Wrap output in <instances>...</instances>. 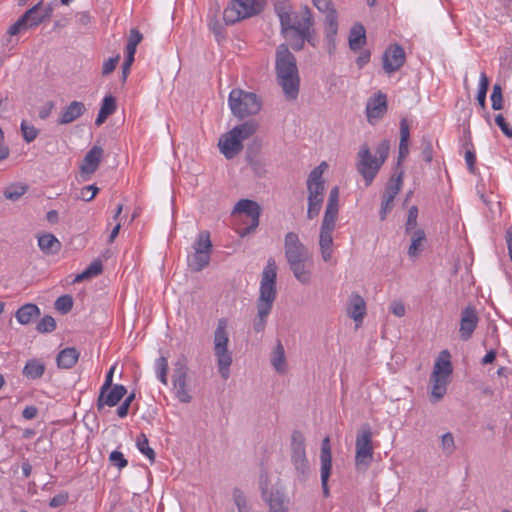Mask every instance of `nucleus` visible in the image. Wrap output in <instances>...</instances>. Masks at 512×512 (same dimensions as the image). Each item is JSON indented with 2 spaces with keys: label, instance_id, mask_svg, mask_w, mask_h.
I'll use <instances>...</instances> for the list:
<instances>
[{
  "label": "nucleus",
  "instance_id": "obj_28",
  "mask_svg": "<svg viewBox=\"0 0 512 512\" xmlns=\"http://www.w3.org/2000/svg\"><path fill=\"white\" fill-rule=\"evenodd\" d=\"M116 100L112 95H106L103 98L99 113L96 117L95 124L102 125L107 118L116 111Z\"/></svg>",
  "mask_w": 512,
  "mask_h": 512
},
{
  "label": "nucleus",
  "instance_id": "obj_26",
  "mask_svg": "<svg viewBox=\"0 0 512 512\" xmlns=\"http://www.w3.org/2000/svg\"><path fill=\"white\" fill-rule=\"evenodd\" d=\"M290 268L298 281L303 284H308L311 281V274L313 268V262L311 257L305 260H299V262L290 264Z\"/></svg>",
  "mask_w": 512,
  "mask_h": 512
},
{
  "label": "nucleus",
  "instance_id": "obj_38",
  "mask_svg": "<svg viewBox=\"0 0 512 512\" xmlns=\"http://www.w3.org/2000/svg\"><path fill=\"white\" fill-rule=\"evenodd\" d=\"M103 266L100 260H94L90 265L81 273L76 275L74 282L79 283L92 277L98 276L102 273Z\"/></svg>",
  "mask_w": 512,
  "mask_h": 512
},
{
  "label": "nucleus",
  "instance_id": "obj_23",
  "mask_svg": "<svg viewBox=\"0 0 512 512\" xmlns=\"http://www.w3.org/2000/svg\"><path fill=\"white\" fill-rule=\"evenodd\" d=\"M478 324V316L476 311L467 307L461 315L459 334L461 339L468 340L471 338L473 332L475 331Z\"/></svg>",
  "mask_w": 512,
  "mask_h": 512
},
{
  "label": "nucleus",
  "instance_id": "obj_48",
  "mask_svg": "<svg viewBox=\"0 0 512 512\" xmlns=\"http://www.w3.org/2000/svg\"><path fill=\"white\" fill-rule=\"evenodd\" d=\"M491 104L494 110H501L503 108L502 88L499 84L493 86Z\"/></svg>",
  "mask_w": 512,
  "mask_h": 512
},
{
  "label": "nucleus",
  "instance_id": "obj_53",
  "mask_svg": "<svg viewBox=\"0 0 512 512\" xmlns=\"http://www.w3.org/2000/svg\"><path fill=\"white\" fill-rule=\"evenodd\" d=\"M110 462L118 467L119 469H123L128 465L127 460L124 458V455L119 451H113L109 456Z\"/></svg>",
  "mask_w": 512,
  "mask_h": 512
},
{
  "label": "nucleus",
  "instance_id": "obj_61",
  "mask_svg": "<svg viewBox=\"0 0 512 512\" xmlns=\"http://www.w3.org/2000/svg\"><path fill=\"white\" fill-rule=\"evenodd\" d=\"M495 122L506 136L512 137V129L508 127L504 117L501 114H498L495 117Z\"/></svg>",
  "mask_w": 512,
  "mask_h": 512
},
{
  "label": "nucleus",
  "instance_id": "obj_50",
  "mask_svg": "<svg viewBox=\"0 0 512 512\" xmlns=\"http://www.w3.org/2000/svg\"><path fill=\"white\" fill-rule=\"evenodd\" d=\"M323 200L322 199H308V210L307 217L309 219H313L318 216L321 208H322Z\"/></svg>",
  "mask_w": 512,
  "mask_h": 512
},
{
  "label": "nucleus",
  "instance_id": "obj_39",
  "mask_svg": "<svg viewBox=\"0 0 512 512\" xmlns=\"http://www.w3.org/2000/svg\"><path fill=\"white\" fill-rule=\"evenodd\" d=\"M210 262V254L201 251H194V254L189 258L188 265L193 271H201Z\"/></svg>",
  "mask_w": 512,
  "mask_h": 512
},
{
  "label": "nucleus",
  "instance_id": "obj_56",
  "mask_svg": "<svg viewBox=\"0 0 512 512\" xmlns=\"http://www.w3.org/2000/svg\"><path fill=\"white\" fill-rule=\"evenodd\" d=\"M119 59H120L119 55H116L115 57H112V58H109L108 60H106L103 63L102 73L104 75H108L111 72H113L119 62Z\"/></svg>",
  "mask_w": 512,
  "mask_h": 512
},
{
  "label": "nucleus",
  "instance_id": "obj_51",
  "mask_svg": "<svg viewBox=\"0 0 512 512\" xmlns=\"http://www.w3.org/2000/svg\"><path fill=\"white\" fill-rule=\"evenodd\" d=\"M56 323L53 317L45 316L37 324L39 332H51L55 329Z\"/></svg>",
  "mask_w": 512,
  "mask_h": 512
},
{
  "label": "nucleus",
  "instance_id": "obj_41",
  "mask_svg": "<svg viewBox=\"0 0 512 512\" xmlns=\"http://www.w3.org/2000/svg\"><path fill=\"white\" fill-rule=\"evenodd\" d=\"M136 447L145 457L150 460L151 463L155 461V452L149 446L148 438L144 433L139 434L137 437Z\"/></svg>",
  "mask_w": 512,
  "mask_h": 512
},
{
  "label": "nucleus",
  "instance_id": "obj_45",
  "mask_svg": "<svg viewBox=\"0 0 512 512\" xmlns=\"http://www.w3.org/2000/svg\"><path fill=\"white\" fill-rule=\"evenodd\" d=\"M402 182H403L402 173H400L396 177L391 178V180L386 188V191L384 193V196L388 197L389 199L394 200L395 197L397 196V194L399 193V191L401 190Z\"/></svg>",
  "mask_w": 512,
  "mask_h": 512
},
{
  "label": "nucleus",
  "instance_id": "obj_10",
  "mask_svg": "<svg viewBox=\"0 0 512 512\" xmlns=\"http://www.w3.org/2000/svg\"><path fill=\"white\" fill-rule=\"evenodd\" d=\"M355 463L357 468H367L373 459L372 432L370 427H363L356 438Z\"/></svg>",
  "mask_w": 512,
  "mask_h": 512
},
{
  "label": "nucleus",
  "instance_id": "obj_47",
  "mask_svg": "<svg viewBox=\"0 0 512 512\" xmlns=\"http://www.w3.org/2000/svg\"><path fill=\"white\" fill-rule=\"evenodd\" d=\"M20 128L23 138L27 143L33 142L39 134L38 129L34 125L28 124L25 120L22 121Z\"/></svg>",
  "mask_w": 512,
  "mask_h": 512
},
{
  "label": "nucleus",
  "instance_id": "obj_7",
  "mask_svg": "<svg viewBox=\"0 0 512 512\" xmlns=\"http://www.w3.org/2000/svg\"><path fill=\"white\" fill-rule=\"evenodd\" d=\"M452 371L451 355L448 350H443L435 361L430 377L432 383L431 397L434 401L442 399L446 394Z\"/></svg>",
  "mask_w": 512,
  "mask_h": 512
},
{
  "label": "nucleus",
  "instance_id": "obj_35",
  "mask_svg": "<svg viewBox=\"0 0 512 512\" xmlns=\"http://www.w3.org/2000/svg\"><path fill=\"white\" fill-rule=\"evenodd\" d=\"M271 364L277 372H279V373L286 372L287 365H286L285 351H284V347L280 341L277 342V345L272 353Z\"/></svg>",
  "mask_w": 512,
  "mask_h": 512
},
{
  "label": "nucleus",
  "instance_id": "obj_55",
  "mask_svg": "<svg viewBox=\"0 0 512 512\" xmlns=\"http://www.w3.org/2000/svg\"><path fill=\"white\" fill-rule=\"evenodd\" d=\"M68 498H69L68 493L61 492L50 499L49 506L51 508H56V507L65 505L68 501Z\"/></svg>",
  "mask_w": 512,
  "mask_h": 512
},
{
  "label": "nucleus",
  "instance_id": "obj_64",
  "mask_svg": "<svg viewBox=\"0 0 512 512\" xmlns=\"http://www.w3.org/2000/svg\"><path fill=\"white\" fill-rule=\"evenodd\" d=\"M465 161H466L469 171L474 172L475 163H476V155L473 151L467 150L465 152Z\"/></svg>",
  "mask_w": 512,
  "mask_h": 512
},
{
  "label": "nucleus",
  "instance_id": "obj_8",
  "mask_svg": "<svg viewBox=\"0 0 512 512\" xmlns=\"http://www.w3.org/2000/svg\"><path fill=\"white\" fill-rule=\"evenodd\" d=\"M228 105L232 114L238 118L257 114L261 109V102L257 95L240 88L230 91Z\"/></svg>",
  "mask_w": 512,
  "mask_h": 512
},
{
  "label": "nucleus",
  "instance_id": "obj_54",
  "mask_svg": "<svg viewBox=\"0 0 512 512\" xmlns=\"http://www.w3.org/2000/svg\"><path fill=\"white\" fill-rule=\"evenodd\" d=\"M418 209L416 206H412L408 212V218L406 223V230L410 231L416 227L417 224Z\"/></svg>",
  "mask_w": 512,
  "mask_h": 512
},
{
  "label": "nucleus",
  "instance_id": "obj_36",
  "mask_svg": "<svg viewBox=\"0 0 512 512\" xmlns=\"http://www.w3.org/2000/svg\"><path fill=\"white\" fill-rule=\"evenodd\" d=\"M410 137L409 125L405 119L400 122L399 161L404 160L409 154L408 141Z\"/></svg>",
  "mask_w": 512,
  "mask_h": 512
},
{
  "label": "nucleus",
  "instance_id": "obj_19",
  "mask_svg": "<svg viewBox=\"0 0 512 512\" xmlns=\"http://www.w3.org/2000/svg\"><path fill=\"white\" fill-rule=\"evenodd\" d=\"M387 111V97L382 92L375 93L369 98L366 105V115L369 123L374 124L382 118Z\"/></svg>",
  "mask_w": 512,
  "mask_h": 512
},
{
  "label": "nucleus",
  "instance_id": "obj_33",
  "mask_svg": "<svg viewBox=\"0 0 512 512\" xmlns=\"http://www.w3.org/2000/svg\"><path fill=\"white\" fill-rule=\"evenodd\" d=\"M366 43V31L363 25H354L349 34V46L352 50L360 49Z\"/></svg>",
  "mask_w": 512,
  "mask_h": 512
},
{
  "label": "nucleus",
  "instance_id": "obj_62",
  "mask_svg": "<svg viewBox=\"0 0 512 512\" xmlns=\"http://www.w3.org/2000/svg\"><path fill=\"white\" fill-rule=\"evenodd\" d=\"M142 39H143L142 33L138 29L133 28L130 30L127 42L138 46V44L142 41Z\"/></svg>",
  "mask_w": 512,
  "mask_h": 512
},
{
  "label": "nucleus",
  "instance_id": "obj_59",
  "mask_svg": "<svg viewBox=\"0 0 512 512\" xmlns=\"http://www.w3.org/2000/svg\"><path fill=\"white\" fill-rule=\"evenodd\" d=\"M331 474V468H321V483L323 494L325 497L329 496L328 480Z\"/></svg>",
  "mask_w": 512,
  "mask_h": 512
},
{
  "label": "nucleus",
  "instance_id": "obj_63",
  "mask_svg": "<svg viewBox=\"0 0 512 512\" xmlns=\"http://www.w3.org/2000/svg\"><path fill=\"white\" fill-rule=\"evenodd\" d=\"M393 199H389L386 196H383L382 207H381V219H385L386 215L392 210L393 207Z\"/></svg>",
  "mask_w": 512,
  "mask_h": 512
},
{
  "label": "nucleus",
  "instance_id": "obj_44",
  "mask_svg": "<svg viewBox=\"0 0 512 512\" xmlns=\"http://www.w3.org/2000/svg\"><path fill=\"white\" fill-rule=\"evenodd\" d=\"M28 190L25 184H11L6 187L4 196L6 199L16 201L21 198Z\"/></svg>",
  "mask_w": 512,
  "mask_h": 512
},
{
  "label": "nucleus",
  "instance_id": "obj_21",
  "mask_svg": "<svg viewBox=\"0 0 512 512\" xmlns=\"http://www.w3.org/2000/svg\"><path fill=\"white\" fill-rule=\"evenodd\" d=\"M292 462L297 470H304L307 465L305 441L301 432L295 431L291 440Z\"/></svg>",
  "mask_w": 512,
  "mask_h": 512
},
{
  "label": "nucleus",
  "instance_id": "obj_34",
  "mask_svg": "<svg viewBox=\"0 0 512 512\" xmlns=\"http://www.w3.org/2000/svg\"><path fill=\"white\" fill-rule=\"evenodd\" d=\"M45 372V365L37 359L27 361L23 368V375L29 379H38L42 377Z\"/></svg>",
  "mask_w": 512,
  "mask_h": 512
},
{
  "label": "nucleus",
  "instance_id": "obj_46",
  "mask_svg": "<svg viewBox=\"0 0 512 512\" xmlns=\"http://www.w3.org/2000/svg\"><path fill=\"white\" fill-rule=\"evenodd\" d=\"M167 373L168 361L166 357L162 356L156 361V375L159 381L164 385L168 384Z\"/></svg>",
  "mask_w": 512,
  "mask_h": 512
},
{
  "label": "nucleus",
  "instance_id": "obj_29",
  "mask_svg": "<svg viewBox=\"0 0 512 512\" xmlns=\"http://www.w3.org/2000/svg\"><path fill=\"white\" fill-rule=\"evenodd\" d=\"M339 213V188L335 186L329 193L328 203L324 213L323 219L335 220L338 219Z\"/></svg>",
  "mask_w": 512,
  "mask_h": 512
},
{
  "label": "nucleus",
  "instance_id": "obj_40",
  "mask_svg": "<svg viewBox=\"0 0 512 512\" xmlns=\"http://www.w3.org/2000/svg\"><path fill=\"white\" fill-rule=\"evenodd\" d=\"M489 88V79L485 72L480 73L479 84H478V93H477V101L479 106L482 109L486 107V95Z\"/></svg>",
  "mask_w": 512,
  "mask_h": 512
},
{
  "label": "nucleus",
  "instance_id": "obj_60",
  "mask_svg": "<svg viewBox=\"0 0 512 512\" xmlns=\"http://www.w3.org/2000/svg\"><path fill=\"white\" fill-rule=\"evenodd\" d=\"M390 311L397 317H403L406 312L405 305L401 301H394L390 305Z\"/></svg>",
  "mask_w": 512,
  "mask_h": 512
},
{
  "label": "nucleus",
  "instance_id": "obj_31",
  "mask_svg": "<svg viewBox=\"0 0 512 512\" xmlns=\"http://www.w3.org/2000/svg\"><path fill=\"white\" fill-rule=\"evenodd\" d=\"M79 352L75 348H66L59 352L57 365L59 368L70 369L78 361Z\"/></svg>",
  "mask_w": 512,
  "mask_h": 512
},
{
  "label": "nucleus",
  "instance_id": "obj_22",
  "mask_svg": "<svg viewBox=\"0 0 512 512\" xmlns=\"http://www.w3.org/2000/svg\"><path fill=\"white\" fill-rule=\"evenodd\" d=\"M322 12L326 14L324 21V31L327 39V49L331 54L335 50L334 38L338 31L337 14L336 11L332 8V5L329 6V10Z\"/></svg>",
  "mask_w": 512,
  "mask_h": 512
},
{
  "label": "nucleus",
  "instance_id": "obj_18",
  "mask_svg": "<svg viewBox=\"0 0 512 512\" xmlns=\"http://www.w3.org/2000/svg\"><path fill=\"white\" fill-rule=\"evenodd\" d=\"M127 393V389L122 384H116L107 390L100 388L97 399V409L102 410L105 406L114 407Z\"/></svg>",
  "mask_w": 512,
  "mask_h": 512
},
{
  "label": "nucleus",
  "instance_id": "obj_9",
  "mask_svg": "<svg viewBox=\"0 0 512 512\" xmlns=\"http://www.w3.org/2000/svg\"><path fill=\"white\" fill-rule=\"evenodd\" d=\"M267 0H232L224 9L223 19L226 24H234L259 14Z\"/></svg>",
  "mask_w": 512,
  "mask_h": 512
},
{
  "label": "nucleus",
  "instance_id": "obj_12",
  "mask_svg": "<svg viewBox=\"0 0 512 512\" xmlns=\"http://www.w3.org/2000/svg\"><path fill=\"white\" fill-rule=\"evenodd\" d=\"M406 61V54L404 49L398 45L393 44L387 47L382 56L383 70L387 74H392L398 71Z\"/></svg>",
  "mask_w": 512,
  "mask_h": 512
},
{
  "label": "nucleus",
  "instance_id": "obj_43",
  "mask_svg": "<svg viewBox=\"0 0 512 512\" xmlns=\"http://www.w3.org/2000/svg\"><path fill=\"white\" fill-rule=\"evenodd\" d=\"M320 461L321 468H332L331 444L328 436L322 441Z\"/></svg>",
  "mask_w": 512,
  "mask_h": 512
},
{
  "label": "nucleus",
  "instance_id": "obj_14",
  "mask_svg": "<svg viewBox=\"0 0 512 512\" xmlns=\"http://www.w3.org/2000/svg\"><path fill=\"white\" fill-rule=\"evenodd\" d=\"M285 255L290 264L310 257L304 245L299 241L298 235L290 232L285 237Z\"/></svg>",
  "mask_w": 512,
  "mask_h": 512
},
{
  "label": "nucleus",
  "instance_id": "obj_2",
  "mask_svg": "<svg viewBox=\"0 0 512 512\" xmlns=\"http://www.w3.org/2000/svg\"><path fill=\"white\" fill-rule=\"evenodd\" d=\"M276 75L288 100H295L299 93L300 77L296 59L285 44H281L276 51Z\"/></svg>",
  "mask_w": 512,
  "mask_h": 512
},
{
  "label": "nucleus",
  "instance_id": "obj_58",
  "mask_svg": "<svg viewBox=\"0 0 512 512\" xmlns=\"http://www.w3.org/2000/svg\"><path fill=\"white\" fill-rule=\"evenodd\" d=\"M270 511L269 512H286L284 502L279 497L269 498L268 500Z\"/></svg>",
  "mask_w": 512,
  "mask_h": 512
},
{
  "label": "nucleus",
  "instance_id": "obj_42",
  "mask_svg": "<svg viewBox=\"0 0 512 512\" xmlns=\"http://www.w3.org/2000/svg\"><path fill=\"white\" fill-rule=\"evenodd\" d=\"M194 251L211 253L212 242L210 240V233L208 231H202L199 233L196 242L194 243Z\"/></svg>",
  "mask_w": 512,
  "mask_h": 512
},
{
  "label": "nucleus",
  "instance_id": "obj_6",
  "mask_svg": "<svg viewBox=\"0 0 512 512\" xmlns=\"http://www.w3.org/2000/svg\"><path fill=\"white\" fill-rule=\"evenodd\" d=\"M276 12L282 30L293 29L301 33L314 34V21L311 10L307 6H303L299 11L294 12L288 4H280L276 6Z\"/></svg>",
  "mask_w": 512,
  "mask_h": 512
},
{
  "label": "nucleus",
  "instance_id": "obj_32",
  "mask_svg": "<svg viewBox=\"0 0 512 512\" xmlns=\"http://www.w3.org/2000/svg\"><path fill=\"white\" fill-rule=\"evenodd\" d=\"M40 310L35 304H25L20 307L16 312V319L22 325H27L32 322L34 318L39 316Z\"/></svg>",
  "mask_w": 512,
  "mask_h": 512
},
{
  "label": "nucleus",
  "instance_id": "obj_15",
  "mask_svg": "<svg viewBox=\"0 0 512 512\" xmlns=\"http://www.w3.org/2000/svg\"><path fill=\"white\" fill-rule=\"evenodd\" d=\"M260 211L258 203L252 200L242 199L236 204L233 213L245 214L250 219L249 227L241 235L253 231L259 225Z\"/></svg>",
  "mask_w": 512,
  "mask_h": 512
},
{
  "label": "nucleus",
  "instance_id": "obj_11",
  "mask_svg": "<svg viewBox=\"0 0 512 512\" xmlns=\"http://www.w3.org/2000/svg\"><path fill=\"white\" fill-rule=\"evenodd\" d=\"M187 371V366L178 362L172 375L174 395L182 403H189L192 399L187 385Z\"/></svg>",
  "mask_w": 512,
  "mask_h": 512
},
{
  "label": "nucleus",
  "instance_id": "obj_20",
  "mask_svg": "<svg viewBox=\"0 0 512 512\" xmlns=\"http://www.w3.org/2000/svg\"><path fill=\"white\" fill-rule=\"evenodd\" d=\"M104 155L102 147L94 145L85 155L81 165L80 173L87 179L98 169Z\"/></svg>",
  "mask_w": 512,
  "mask_h": 512
},
{
  "label": "nucleus",
  "instance_id": "obj_3",
  "mask_svg": "<svg viewBox=\"0 0 512 512\" xmlns=\"http://www.w3.org/2000/svg\"><path fill=\"white\" fill-rule=\"evenodd\" d=\"M390 150V144L387 140L381 141L377 148V156H372L367 144L360 147L358 152L357 171L365 180L366 187L370 186L376 177L381 166L386 161Z\"/></svg>",
  "mask_w": 512,
  "mask_h": 512
},
{
  "label": "nucleus",
  "instance_id": "obj_30",
  "mask_svg": "<svg viewBox=\"0 0 512 512\" xmlns=\"http://www.w3.org/2000/svg\"><path fill=\"white\" fill-rule=\"evenodd\" d=\"M41 5L42 2H39L32 8L28 9L13 25L10 26L8 34L11 36H15L19 34L21 31L29 29V27L27 26L28 19L31 17L32 14H36V11L39 10Z\"/></svg>",
  "mask_w": 512,
  "mask_h": 512
},
{
  "label": "nucleus",
  "instance_id": "obj_57",
  "mask_svg": "<svg viewBox=\"0 0 512 512\" xmlns=\"http://www.w3.org/2000/svg\"><path fill=\"white\" fill-rule=\"evenodd\" d=\"M442 449L447 453H452L454 450V438L451 433H446L441 439Z\"/></svg>",
  "mask_w": 512,
  "mask_h": 512
},
{
  "label": "nucleus",
  "instance_id": "obj_5",
  "mask_svg": "<svg viewBox=\"0 0 512 512\" xmlns=\"http://www.w3.org/2000/svg\"><path fill=\"white\" fill-rule=\"evenodd\" d=\"M228 320L221 318L217 322L213 335V351L217 360L218 371L224 380L230 375L232 352L229 350Z\"/></svg>",
  "mask_w": 512,
  "mask_h": 512
},
{
  "label": "nucleus",
  "instance_id": "obj_52",
  "mask_svg": "<svg viewBox=\"0 0 512 512\" xmlns=\"http://www.w3.org/2000/svg\"><path fill=\"white\" fill-rule=\"evenodd\" d=\"M99 189L95 185H88L80 190V198L84 201H91L97 195Z\"/></svg>",
  "mask_w": 512,
  "mask_h": 512
},
{
  "label": "nucleus",
  "instance_id": "obj_25",
  "mask_svg": "<svg viewBox=\"0 0 512 512\" xmlns=\"http://www.w3.org/2000/svg\"><path fill=\"white\" fill-rule=\"evenodd\" d=\"M282 33L291 47L296 51L303 48L305 41L309 42L313 46L315 45L314 34L312 33H301L293 29L282 30Z\"/></svg>",
  "mask_w": 512,
  "mask_h": 512
},
{
  "label": "nucleus",
  "instance_id": "obj_13",
  "mask_svg": "<svg viewBox=\"0 0 512 512\" xmlns=\"http://www.w3.org/2000/svg\"><path fill=\"white\" fill-rule=\"evenodd\" d=\"M336 227L335 220L323 219L320 235H319V246L321 250V256L324 262H330L333 254V238L332 233Z\"/></svg>",
  "mask_w": 512,
  "mask_h": 512
},
{
  "label": "nucleus",
  "instance_id": "obj_17",
  "mask_svg": "<svg viewBox=\"0 0 512 512\" xmlns=\"http://www.w3.org/2000/svg\"><path fill=\"white\" fill-rule=\"evenodd\" d=\"M346 312L348 317L354 321L355 328H360L367 313L364 298L358 293H352L347 302Z\"/></svg>",
  "mask_w": 512,
  "mask_h": 512
},
{
  "label": "nucleus",
  "instance_id": "obj_37",
  "mask_svg": "<svg viewBox=\"0 0 512 512\" xmlns=\"http://www.w3.org/2000/svg\"><path fill=\"white\" fill-rule=\"evenodd\" d=\"M426 239L425 232L423 230H416L411 235V244L408 249L410 257H417L422 250L423 243Z\"/></svg>",
  "mask_w": 512,
  "mask_h": 512
},
{
  "label": "nucleus",
  "instance_id": "obj_1",
  "mask_svg": "<svg viewBox=\"0 0 512 512\" xmlns=\"http://www.w3.org/2000/svg\"><path fill=\"white\" fill-rule=\"evenodd\" d=\"M276 278L277 266L274 259L270 258L262 272L260 282V295L257 300V317L253 324L256 332L264 330L267 316L272 310L277 295Z\"/></svg>",
  "mask_w": 512,
  "mask_h": 512
},
{
  "label": "nucleus",
  "instance_id": "obj_24",
  "mask_svg": "<svg viewBox=\"0 0 512 512\" xmlns=\"http://www.w3.org/2000/svg\"><path fill=\"white\" fill-rule=\"evenodd\" d=\"M86 112L85 104L81 101H72L60 113L58 124L66 125L79 119Z\"/></svg>",
  "mask_w": 512,
  "mask_h": 512
},
{
  "label": "nucleus",
  "instance_id": "obj_49",
  "mask_svg": "<svg viewBox=\"0 0 512 512\" xmlns=\"http://www.w3.org/2000/svg\"><path fill=\"white\" fill-rule=\"evenodd\" d=\"M55 307L62 313L69 312L73 307L72 297L69 295L60 296L55 302Z\"/></svg>",
  "mask_w": 512,
  "mask_h": 512
},
{
  "label": "nucleus",
  "instance_id": "obj_4",
  "mask_svg": "<svg viewBox=\"0 0 512 512\" xmlns=\"http://www.w3.org/2000/svg\"><path fill=\"white\" fill-rule=\"evenodd\" d=\"M257 127L255 121H247L224 133L218 141L220 152L227 159L234 158L242 151L243 141L250 138L256 132Z\"/></svg>",
  "mask_w": 512,
  "mask_h": 512
},
{
  "label": "nucleus",
  "instance_id": "obj_16",
  "mask_svg": "<svg viewBox=\"0 0 512 512\" xmlns=\"http://www.w3.org/2000/svg\"><path fill=\"white\" fill-rule=\"evenodd\" d=\"M327 168V163L322 162L320 165H318L310 172L307 180V189L309 193L308 199L323 200L324 181L322 179V175Z\"/></svg>",
  "mask_w": 512,
  "mask_h": 512
},
{
  "label": "nucleus",
  "instance_id": "obj_27",
  "mask_svg": "<svg viewBox=\"0 0 512 512\" xmlns=\"http://www.w3.org/2000/svg\"><path fill=\"white\" fill-rule=\"evenodd\" d=\"M38 246L46 255L57 254L61 250V242L51 233L38 235Z\"/></svg>",
  "mask_w": 512,
  "mask_h": 512
}]
</instances>
